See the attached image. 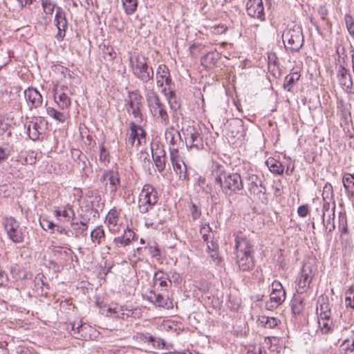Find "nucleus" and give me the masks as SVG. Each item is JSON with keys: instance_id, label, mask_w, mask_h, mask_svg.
Listing matches in <instances>:
<instances>
[{"instance_id": "nucleus-1", "label": "nucleus", "mask_w": 354, "mask_h": 354, "mask_svg": "<svg viewBox=\"0 0 354 354\" xmlns=\"http://www.w3.org/2000/svg\"><path fill=\"white\" fill-rule=\"evenodd\" d=\"M212 178L227 196H232L243 188L241 175L227 171L224 165L217 162H214L212 164Z\"/></svg>"}, {"instance_id": "nucleus-2", "label": "nucleus", "mask_w": 354, "mask_h": 354, "mask_svg": "<svg viewBox=\"0 0 354 354\" xmlns=\"http://www.w3.org/2000/svg\"><path fill=\"white\" fill-rule=\"evenodd\" d=\"M236 263L240 270L247 272L254 267L252 254V247L250 241L241 231L234 234Z\"/></svg>"}, {"instance_id": "nucleus-3", "label": "nucleus", "mask_w": 354, "mask_h": 354, "mask_svg": "<svg viewBox=\"0 0 354 354\" xmlns=\"http://www.w3.org/2000/svg\"><path fill=\"white\" fill-rule=\"evenodd\" d=\"M129 60L131 73L136 78L143 83H147L153 80V70L148 64L147 57L140 53H134L130 55Z\"/></svg>"}, {"instance_id": "nucleus-4", "label": "nucleus", "mask_w": 354, "mask_h": 354, "mask_svg": "<svg viewBox=\"0 0 354 354\" xmlns=\"http://www.w3.org/2000/svg\"><path fill=\"white\" fill-rule=\"evenodd\" d=\"M336 52L338 55L335 63L337 80L343 90L351 92L353 81L348 68V57L344 54V50L342 47H337Z\"/></svg>"}, {"instance_id": "nucleus-5", "label": "nucleus", "mask_w": 354, "mask_h": 354, "mask_svg": "<svg viewBox=\"0 0 354 354\" xmlns=\"http://www.w3.org/2000/svg\"><path fill=\"white\" fill-rule=\"evenodd\" d=\"M242 180L245 182L248 191L251 194L257 196L259 198L265 196L266 188L263 185L262 180L255 174L254 170L250 164H245Z\"/></svg>"}, {"instance_id": "nucleus-6", "label": "nucleus", "mask_w": 354, "mask_h": 354, "mask_svg": "<svg viewBox=\"0 0 354 354\" xmlns=\"http://www.w3.org/2000/svg\"><path fill=\"white\" fill-rule=\"evenodd\" d=\"M146 99L150 113L153 116L160 120V123L166 126L169 122V117L165 105L161 102L156 93L151 89L146 93Z\"/></svg>"}, {"instance_id": "nucleus-7", "label": "nucleus", "mask_w": 354, "mask_h": 354, "mask_svg": "<svg viewBox=\"0 0 354 354\" xmlns=\"http://www.w3.org/2000/svg\"><path fill=\"white\" fill-rule=\"evenodd\" d=\"M285 48L291 52H297L304 45L301 28L298 25L287 27L282 35Z\"/></svg>"}, {"instance_id": "nucleus-8", "label": "nucleus", "mask_w": 354, "mask_h": 354, "mask_svg": "<svg viewBox=\"0 0 354 354\" xmlns=\"http://www.w3.org/2000/svg\"><path fill=\"white\" fill-rule=\"evenodd\" d=\"M316 272L317 267L313 259H308L304 262L297 281L298 294H303L308 290Z\"/></svg>"}, {"instance_id": "nucleus-9", "label": "nucleus", "mask_w": 354, "mask_h": 354, "mask_svg": "<svg viewBox=\"0 0 354 354\" xmlns=\"http://www.w3.org/2000/svg\"><path fill=\"white\" fill-rule=\"evenodd\" d=\"M158 202L157 192L153 186L146 184L143 186L138 201V207L140 214H146L154 207Z\"/></svg>"}, {"instance_id": "nucleus-10", "label": "nucleus", "mask_w": 354, "mask_h": 354, "mask_svg": "<svg viewBox=\"0 0 354 354\" xmlns=\"http://www.w3.org/2000/svg\"><path fill=\"white\" fill-rule=\"evenodd\" d=\"M186 147L188 150L199 151L203 149L204 142L199 131L194 126L189 125L182 129Z\"/></svg>"}, {"instance_id": "nucleus-11", "label": "nucleus", "mask_w": 354, "mask_h": 354, "mask_svg": "<svg viewBox=\"0 0 354 354\" xmlns=\"http://www.w3.org/2000/svg\"><path fill=\"white\" fill-rule=\"evenodd\" d=\"M142 96L138 92H131L128 98L125 100L127 111L129 114L133 115L137 123L142 121Z\"/></svg>"}, {"instance_id": "nucleus-12", "label": "nucleus", "mask_w": 354, "mask_h": 354, "mask_svg": "<svg viewBox=\"0 0 354 354\" xmlns=\"http://www.w3.org/2000/svg\"><path fill=\"white\" fill-rule=\"evenodd\" d=\"M3 226L8 237L14 243H21L24 241V232L18 221L13 217H6L3 221Z\"/></svg>"}, {"instance_id": "nucleus-13", "label": "nucleus", "mask_w": 354, "mask_h": 354, "mask_svg": "<svg viewBox=\"0 0 354 354\" xmlns=\"http://www.w3.org/2000/svg\"><path fill=\"white\" fill-rule=\"evenodd\" d=\"M318 303L320 310L318 319L319 327L323 334H327L330 332L332 326L330 306L328 302L321 303L319 299Z\"/></svg>"}, {"instance_id": "nucleus-14", "label": "nucleus", "mask_w": 354, "mask_h": 354, "mask_svg": "<svg viewBox=\"0 0 354 354\" xmlns=\"http://www.w3.org/2000/svg\"><path fill=\"white\" fill-rule=\"evenodd\" d=\"M100 182L104 184L105 189L114 194L120 187V178L118 171L109 169L104 171L100 178Z\"/></svg>"}, {"instance_id": "nucleus-15", "label": "nucleus", "mask_w": 354, "mask_h": 354, "mask_svg": "<svg viewBox=\"0 0 354 354\" xmlns=\"http://www.w3.org/2000/svg\"><path fill=\"white\" fill-rule=\"evenodd\" d=\"M169 152L174 170L178 176L179 179L182 180H186L187 178V166L180 157L178 149L170 147Z\"/></svg>"}, {"instance_id": "nucleus-16", "label": "nucleus", "mask_w": 354, "mask_h": 354, "mask_svg": "<svg viewBox=\"0 0 354 354\" xmlns=\"http://www.w3.org/2000/svg\"><path fill=\"white\" fill-rule=\"evenodd\" d=\"M157 86L161 88L162 93L167 95V86L170 88L171 79L168 67L165 64H160L156 73Z\"/></svg>"}, {"instance_id": "nucleus-17", "label": "nucleus", "mask_w": 354, "mask_h": 354, "mask_svg": "<svg viewBox=\"0 0 354 354\" xmlns=\"http://www.w3.org/2000/svg\"><path fill=\"white\" fill-rule=\"evenodd\" d=\"M54 25L57 28V33L55 35V38L60 41L65 37L68 27V21L66 19V12L61 7L56 8Z\"/></svg>"}, {"instance_id": "nucleus-18", "label": "nucleus", "mask_w": 354, "mask_h": 354, "mask_svg": "<svg viewBox=\"0 0 354 354\" xmlns=\"http://www.w3.org/2000/svg\"><path fill=\"white\" fill-rule=\"evenodd\" d=\"M133 339L137 342L151 346V348H163L165 341L160 338L153 336L149 333H136Z\"/></svg>"}, {"instance_id": "nucleus-19", "label": "nucleus", "mask_w": 354, "mask_h": 354, "mask_svg": "<svg viewBox=\"0 0 354 354\" xmlns=\"http://www.w3.org/2000/svg\"><path fill=\"white\" fill-rule=\"evenodd\" d=\"M130 132L127 133L126 142L128 145L133 147L136 142V145H140L142 142V139L145 138V132L139 124L136 122H131L130 124Z\"/></svg>"}, {"instance_id": "nucleus-20", "label": "nucleus", "mask_w": 354, "mask_h": 354, "mask_svg": "<svg viewBox=\"0 0 354 354\" xmlns=\"http://www.w3.org/2000/svg\"><path fill=\"white\" fill-rule=\"evenodd\" d=\"M248 15L260 21L265 20L264 8L262 0H248L246 3Z\"/></svg>"}, {"instance_id": "nucleus-21", "label": "nucleus", "mask_w": 354, "mask_h": 354, "mask_svg": "<svg viewBox=\"0 0 354 354\" xmlns=\"http://www.w3.org/2000/svg\"><path fill=\"white\" fill-rule=\"evenodd\" d=\"M272 291L270 294V303L272 304L271 307H277L286 299V292L279 281H274L272 283Z\"/></svg>"}, {"instance_id": "nucleus-22", "label": "nucleus", "mask_w": 354, "mask_h": 354, "mask_svg": "<svg viewBox=\"0 0 354 354\" xmlns=\"http://www.w3.org/2000/svg\"><path fill=\"white\" fill-rule=\"evenodd\" d=\"M24 97L30 109L40 106L43 102L41 95L34 88L26 89L24 91Z\"/></svg>"}, {"instance_id": "nucleus-23", "label": "nucleus", "mask_w": 354, "mask_h": 354, "mask_svg": "<svg viewBox=\"0 0 354 354\" xmlns=\"http://www.w3.org/2000/svg\"><path fill=\"white\" fill-rule=\"evenodd\" d=\"M322 196L324 201L322 209L323 222L324 223L326 222L328 224L330 219V214L329 212L330 202L332 198V186L330 184L328 185H326L324 187Z\"/></svg>"}, {"instance_id": "nucleus-24", "label": "nucleus", "mask_w": 354, "mask_h": 354, "mask_svg": "<svg viewBox=\"0 0 354 354\" xmlns=\"http://www.w3.org/2000/svg\"><path fill=\"white\" fill-rule=\"evenodd\" d=\"M227 135L230 137L242 140L245 136V129L241 120H233L228 125Z\"/></svg>"}, {"instance_id": "nucleus-25", "label": "nucleus", "mask_w": 354, "mask_h": 354, "mask_svg": "<svg viewBox=\"0 0 354 354\" xmlns=\"http://www.w3.org/2000/svg\"><path fill=\"white\" fill-rule=\"evenodd\" d=\"M153 285L158 288H165L167 289L171 285V281L169 279L167 274L159 270L154 274Z\"/></svg>"}, {"instance_id": "nucleus-26", "label": "nucleus", "mask_w": 354, "mask_h": 354, "mask_svg": "<svg viewBox=\"0 0 354 354\" xmlns=\"http://www.w3.org/2000/svg\"><path fill=\"white\" fill-rule=\"evenodd\" d=\"M118 214L117 211L111 209L106 216V222L109 230L112 233H115L120 230V225L118 223Z\"/></svg>"}, {"instance_id": "nucleus-27", "label": "nucleus", "mask_w": 354, "mask_h": 354, "mask_svg": "<svg viewBox=\"0 0 354 354\" xmlns=\"http://www.w3.org/2000/svg\"><path fill=\"white\" fill-rule=\"evenodd\" d=\"M165 136L166 140L173 147L179 145L182 140L180 133L174 127H169L166 129Z\"/></svg>"}, {"instance_id": "nucleus-28", "label": "nucleus", "mask_w": 354, "mask_h": 354, "mask_svg": "<svg viewBox=\"0 0 354 354\" xmlns=\"http://www.w3.org/2000/svg\"><path fill=\"white\" fill-rule=\"evenodd\" d=\"M201 234L203 236V241L206 243L207 248L209 250L216 251L218 249V245L212 240L211 228L209 225L203 227L201 229Z\"/></svg>"}, {"instance_id": "nucleus-29", "label": "nucleus", "mask_w": 354, "mask_h": 354, "mask_svg": "<svg viewBox=\"0 0 354 354\" xmlns=\"http://www.w3.org/2000/svg\"><path fill=\"white\" fill-rule=\"evenodd\" d=\"M54 99L62 109H68L71 106V99L64 92H59V91L55 89L54 91Z\"/></svg>"}, {"instance_id": "nucleus-30", "label": "nucleus", "mask_w": 354, "mask_h": 354, "mask_svg": "<svg viewBox=\"0 0 354 354\" xmlns=\"http://www.w3.org/2000/svg\"><path fill=\"white\" fill-rule=\"evenodd\" d=\"M71 156L74 162H75L77 165V167L84 170L86 167V160L87 158L85 155L82 153V152L78 149H71Z\"/></svg>"}, {"instance_id": "nucleus-31", "label": "nucleus", "mask_w": 354, "mask_h": 354, "mask_svg": "<svg viewBox=\"0 0 354 354\" xmlns=\"http://www.w3.org/2000/svg\"><path fill=\"white\" fill-rule=\"evenodd\" d=\"M301 295H295L291 301V310L295 315H300L305 307L304 299Z\"/></svg>"}, {"instance_id": "nucleus-32", "label": "nucleus", "mask_w": 354, "mask_h": 354, "mask_svg": "<svg viewBox=\"0 0 354 354\" xmlns=\"http://www.w3.org/2000/svg\"><path fill=\"white\" fill-rule=\"evenodd\" d=\"M27 133L29 138L35 141L39 139L41 133L39 131V124L37 122L30 121L26 126Z\"/></svg>"}, {"instance_id": "nucleus-33", "label": "nucleus", "mask_w": 354, "mask_h": 354, "mask_svg": "<svg viewBox=\"0 0 354 354\" xmlns=\"http://www.w3.org/2000/svg\"><path fill=\"white\" fill-rule=\"evenodd\" d=\"M71 227L73 231L72 233H74V235L76 238H79L80 236H86L87 233L88 225L85 222H72Z\"/></svg>"}, {"instance_id": "nucleus-34", "label": "nucleus", "mask_w": 354, "mask_h": 354, "mask_svg": "<svg viewBox=\"0 0 354 354\" xmlns=\"http://www.w3.org/2000/svg\"><path fill=\"white\" fill-rule=\"evenodd\" d=\"M266 165L270 171L275 174H282L284 167L282 164L277 160L270 158L266 160Z\"/></svg>"}, {"instance_id": "nucleus-35", "label": "nucleus", "mask_w": 354, "mask_h": 354, "mask_svg": "<svg viewBox=\"0 0 354 354\" xmlns=\"http://www.w3.org/2000/svg\"><path fill=\"white\" fill-rule=\"evenodd\" d=\"M105 238V233L102 226H97L91 232L92 242L96 245L101 243Z\"/></svg>"}, {"instance_id": "nucleus-36", "label": "nucleus", "mask_w": 354, "mask_h": 354, "mask_svg": "<svg viewBox=\"0 0 354 354\" xmlns=\"http://www.w3.org/2000/svg\"><path fill=\"white\" fill-rule=\"evenodd\" d=\"M342 183L347 193L354 196V175L345 174L342 178Z\"/></svg>"}, {"instance_id": "nucleus-37", "label": "nucleus", "mask_w": 354, "mask_h": 354, "mask_svg": "<svg viewBox=\"0 0 354 354\" xmlns=\"http://www.w3.org/2000/svg\"><path fill=\"white\" fill-rule=\"evenodd\" d=\"M300 74L298 73H292L286 76L284 82H283V88L290 91L293 86V84L299 80Z\"/></svg>"}, {"instance_id": "nucleus-38", "label": "nucleus", "mask_w": 354, "mask_h": 354, "mask_svg": "<svg viewBox=\"0 0 354 354\" xmlns=\"http://www.w3.org/2000/svg\"><path fill=\"white\" fill-rule=\"evenodd\" d=\"M13 152V146L5 143L0 146V164L5 162Z\"/></svg>"}, {"instance_id": "nucleus-39", "label": "nucleus", "mask_w": 354, "mask_h": 354, "mask_svg": "<svg viewBox=\"0 0 354 354\" xmlns=\"http://www.w3.org/2000/svg\"><path fill=\"white\" fill-rule=\"evenodd\" d=\"M123 8L127 15H133L138 7V0H122Z\"/></svg>"}, {"instance_id": "nucleus-40", "label": "nucleus", "mask_w": 354, "mask_h": 354, "mask_svg": "<svg viewBox=\"0 0 354 354\" xmlns=\"http://www.w3.org/2000/svg\"><path fill=\"white\" fill-rule=\"evenodd\" d=\"M43 12L45 15L52 16L57 7L52 0H40Z\"/></svg>"}, {"instance_id": "nucleus-41", "label": "nucleus", "mask_w": 354, "mask_h": 354, "mask_svg": "<svg viewBox=\"0 0 354 354\" xmlns=\"http://www.w3.org/2000/svg\"><path fill=\"white\" fill-rule=\"evenodd\" d=\"M49 249L55 257L60 261L66 260L68 255L67 250H64L62 247L51 245Z\"/></svg>"}, {"instance_id": "nucleus-42", "label": "nucleus", "mask_w": 354, "mask_h": 354, "mask_svg": "<svg viewBox=\"0 0 354 354\" xmlns=\"http://www.w3.org/2000/svg\"><path fill=\"white\" fill-rule=\"evenodd\" d=\"M99 160L104 165H107L111 160L109 151L106 148L103 142L100 145Z\"/></svg>"}, {"instance_id": "nucleus-43", "label": "nucleus", "mask_w": 354, "mask_h": 354, "mask_svg": "<svg viewBox=\"0 0 354 354\" xmlns=\"http://www.w3.org/2000/svg\"><path fill=\"white\" fill-rule=\"evenodd\" d=\"M165 95L167 96L168 103L169 104L171 109L176 111L180 108V102L177 98L176 95H175L174 92L169 91L168 93L167 92V95Z\"/></svg>"}, {"instance_id": "nucleus-44", "label": "nucleus", "mask_w": 354, "mask_h": 354, "mask_svg": "<svg viewBox=\"0 0 354 354\" xmlns=\"http://www.w3.org/2000/svg\"><path fill=\"white\" fill-rule=\"evenodd\" d=\"M10 272L15 280L26 279L27 277L26 272L18 265L11 266Z\"/></svg>"}, {"instance_id": "nucleus-45", "label": "nucleus", "mask_w": 354, "mask_h": 354, "mask_svg": "<svg viewBox=\"0 0 354 354\" xmlns=\"http://www.w3.org/2000/svg\"><path fill=\"white\" fill-rule=\"evenodd\" d=\"M46 111L50 117L60 122H64L66 119V115L64 113L58 111L53 107H48Z\"/></svg>"}, {"instance_id": "nucleus-46", "label": "nucleus", "mask_w": 354, "mask_h": 354, "mask_svg": "<svg viewBox=\"0 0 354 354\" xmlns=\"http://www.w3.org/2000/svg\"><path fill=\"white\" fill-rule=\"evenodd\" d=\"M152 301L156 306L167 309L171 306V301L168 298H164L160 295H155L154 300Z\"/></svg>"}, {"instance_id": "nucleus-47", "label": "nucleus", "mask_w": 354, "mask_h": 354, "mask_svg": "<svg viewBox=\"0 0 354 354\" xmlns=\"http://www.w3.org/2000/svg\"><path fill=\"white\" fill-rule=\"evenodd\" d=\"M218 59V55L214 53H208L202 57V64L206 67H209L214 65Z\"/></svg>"}, {"instance_id": "nucleus-48", "label": "nucleus", "mask_w": 354, "mask_h": 354, "mask_svg": "<svg viewBox=\"0 0 354 354\" xmlns=\"http://www.w3.org/2000/svg\"><path fill=\"white\" fill-rule=\"evenodd\" d=\"M87 326L83 324H78L75 326V324L71 326L72 335L77 339L84 338L85 337L82 335V332L87 329Z\"/></svg>"}, {"instance_id": "nucleus-49", "label": "nucleus", "mask_w": 354, "mask_h": 354, "mask_svg": "<svg viewBox=\"0 0 354 354\" xmlns=\"http://www.w3.org/2000/svg\"><path fill=\"white\" fill-rule=\"evenodd\" d=\"M345 302L347 307L354 310V286L350 287L345 292Z\"/></svg>"}, {"instance_id": "nucleus-50", "label": "nucleus", "mask_w": 354, "mask_h": 354, "mask_svg": "<svg viewBox=\"0 0 354 354\" xmlns=\"http://www.w3.org/2000/svg\"><path fill=\"white\" fill-rule=\"evenodd\" d=\"M55 215L57 217L62 216L66 218V220H69L71 216L70 215V213L73 216L75 215L73 210L71 208L64 209L63 210L60 209H55L54 211Z\"/></svg>"}, {"instance_id": "nucleus-51", "label": "nucleus", "mask_w": 354, "mask_h": 354, "mask_svg": "<svg viewBox=\"0 0 354 354\" xmlns=\"http://www.w3.org/2000/svg\"><path fill=\"white\" fill-rule=\"evenodd\" d=\"M151 153L153 158L166 156L164 147L159 144H156L155 147H151Z\"/></svg>"}, {"instance_id": "nucleus-52", "label": "nucleus", "mask_w": 354, "mask_h": 354, "mask_svg": "<svg viewBox=\"0 0 354 354\" xmlns=\"http://www.w3.org/2000/svg\"><path fill=\"white\" fill-rule=\"evenodd\" d=\"M344 19L349 34L354 39V20L353 17L348 14L345 15Z\"/></svg>"}, {"instance_id": "nucleus-53", "label": "nucleus", "mask_w": 354, "mask_h": 354, "mask_svg": "<svg viewBox=\"0 0 354 354\" xmlns=\"http://www.w3.org/2000/svg\"><path fill=\"white\" fill-rule=\"evenodd\" d=\"M157 169L162 172L165 168L166 156L153 158Z\"/></svg>"}, {"instance_id": "nucleus-54", "label": "nucleus", "mask_w": 354, "mask_h": 354, "mask_svg": "<svg viewBox=\"0 0 354 354\" xmlns=\"http://www.w3.org/2000/svg\"><path fill=\"white\" fill-rule=\"evenodd\" d=\"M39 223L44 230H51L57 226L53 221H50L47 218H41Z\"/></svg>"}, {"instance_id": "nucleus-55", "label": "nucleus", "mask_w": 354, "mask_h": 354, "mask_svg": "<svg viewBox=\"0 0 354 354\" xmlns=\"http://www.w3.org/2000/svg\"><path fill=\"white\" fill-rule=\"evenodd\" d=\"M189 212L194 220L199 218L201 215L200 207L193 203L189 206Z\"/></svg>"}, {"instance_id": "nucleus-56", "label": "nucleus", "mask_w": 354, "mask_h": 354, "mask_svg": "<svg viewBox=\"0 0 354 354\" xmlns=\"http://www.w3.org/2000/svg\"><path fill=\"white\" fill-rule=\"evenodd\" d=\"M339 230L342 234L346 233L348 230L346 215L340 214L339 217Z\"/></svg>"}, {"instance_id": "nucleus-57", "label": "nucleus", "mask_w": 354, "mask_h": 354, "mask_svg": "<svg viewBox=\"0 0 354 354\" xmlns=\"http://www.w3.org/2000/svg\"><path fill=\"white\" fill-rule=\"evenodd\" d=\"M261 322L265 323V327L272 328L277 325V320L274 317H263Z\"/></svg>"}, {"instance_id": "nucleus-58", "label": "nucleus", "mask_w": 354, "mask_h": 354, "mask_svg": "<svg viewBox=\"0 0 354 354\" xmlns=\"http://www.w3.org/2000/svg\"><path fill=\"white\" fill-rule=\"evenodd\" d=\"M113 242L115 246L118 248L124 247L129 244L126 237H124L123 235L121 236L115 237L113 240Z\"/></svg>"}, {"instance_id": "nucleus-59", "label": "nucleus", "mask_w": 354, "mask_h": 354, "mask_svg": "<svg viewBox=\"0 0 354 354\" xmlns=\"http://www.w3.org/2000/svg\"><path fill=\"white\" fill-rule=\"evenodd\" d=\"M103 53L104 58L109 61L113 60L115 57V53L111 47L104 48L103 50Z\"/></svg>"}, {"instance_id": "nucleus-60", "label": "nucleus", "mask_w": 354, "mask_h": 354, "mask_svg": "<svg viewBox=\"0 0 354 354\" xmlns=\"http://www.w3.org/2000/svg\"><path fill=\"white\" fill-rule=\"evenodd\" d=\"M309 212L308 205H300L297 209L298 215L301 217H306Z\"/></svg>"}, {"instance_id": "nucleus-61", "label": "nucleus", "mask_w": 354, "mask_h": 354, "mask_svg": "<svg viewBox=\"0 0 354 354\" xmlns=\"http://www.w3.org/2000/svg\"><path fill=\"white\" fill-rule=\"evenodd\" d=\"M123 236L126 237L127 240L130 243L131 241L134 239L135 233L133 231L127 227L124 230Z\"/></svg>"}, {"instance_id": "nucleus-62", "label": "nucleus", "mask_w": 354, "mask_h": 354, "mask_svg": "<svg viewBox=\"0 0 354 354\" xmlns=\"http://www.w3.org/2000/svg\"><path fill=\"white\" fill-rule=\"evenodd\" d=\"M214 32L217 34H223L227 30V27L225 26L224 25L216 26L214 27Z\"/></svg>"}, {"instance_id": "nucleus-63", "label": "nucleus", "mask_w": 354, "mask_h": 354, "mask_svg": "<svg viewBox=\"0 0 354 354\" xmlns=\"http://www.w3.org/2000/svg\"><path fill=\"white\" fill-rule=\"evenodd\" d=\"M149 252L152 257H156L160 254L159 250L155 247H152V246L149 247Z\"/></svg>"}, {"instance_id": "nucleus-64", "label": "nucleus", "mask_w": 354, "mask_h": 354, "mask_svg": "<svg viewBox=\"0 0 354 354\" xmlns=\"http://www.w3.org/2000/svg\"><path fill=\"white\" fill-rule=\"evenodd\" d=\"M21 7H25L28 5H31L34 0H17Z\"/></svg>"}]
</instances>
